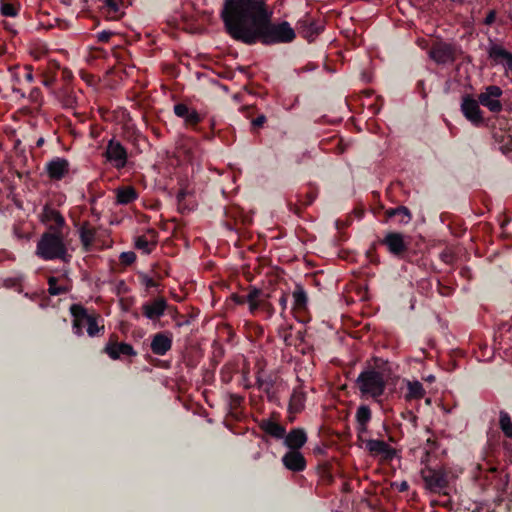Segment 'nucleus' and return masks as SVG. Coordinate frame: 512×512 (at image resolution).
I'll return each instance as SVG.
<instances>
[{"instance_id": "1", "label": "nucleus", "mask_w": 512, "mask_h": 512, "mask_svg": "<svg viewBox=\"0 0 512 512\" xmlns=\"http://www.w3.org/2000/svg\"><path fill=\"white\" fill-rule=\"evenodd\" d=\"M220 17L226 33L246 45L290 43L296 32L287 21L273 22L266 0H224Z\"/></svg>"}, {"instance_id": "2", "label": "nucleus", "mask_w": 512, "mask_h": 512, "mask_svg": "<svg viewBox=\"0 0 512 512\" xmlns=\"http://www.w3.org/2000/svg\"><path fill=\"white\" fill-rule=\"evenodd\" d=\"M77 233L84 252L100 251L111 247L113 242L106 231L95 227L89 221L79 223Z\"/></svg>"}, {"instance_id": "3", "label": "nucleus", "mask_w": 512, "mask_h": 512, "mask_svg": "<svg viewBox=\"0 0 512 512\" xmlns=\"http://www.w3.org/2000/svg\"><path fill=\"white\" fill-rule=\"evenodd\" d=\"M356 385L363 396L378 399L385 392L386 380L382 372L367 368L358 375Z\"/></svg>"}, {"instance_id": "4", "label": "nucleus", "mask_w": 512, "mask_h": 512, "mask_svg": "<svg viewBox=\"0 0 512 512\" xmlns=\"http://www.w3.org/2000/svg\"><path fill=\"white\" fill-rule=\"evenodd\" d=\"M424 486L432 493L449 495V473L445 468L425 466L420 471Z\"/></svg>"}, {"instance_id": "5", "label": "nucleus", "mask_w": 512, "mask_h": 512, "mask_svg": "<svg viewBox=\"0 0 512 512\" xmlns=\"http://www.w3.org/2000/svg\"><path fill=\"white\" fill-rule=\"evenodd\" d=\"M64 236V233L44 232L37 243V256H67Z\"/></svg>"}, {"instance_id": "6", "label": "nucleus", "mask_w": 512, "mask_h": 512, "mask_svg": "<svg viewBox=\"0 0 512 512\" xmlns=\"http://www.w3.org/2000/svg\"><path fill=\"white\" fill-rule=\"evenodd\" d=\"M381 244L385 245L389 253L393 255H400L402 253L418 254V252H423L422 249L412 248L411 236L405 237L399 232L387 233L386 236L381 240Z\"/></svg>"}, {"instance_id": "7", "label": "nucleus", "mask_w": 512, "mask_h": 512, "mask_svg": "<svg viewBox=\"0 0 512 512\" xmlns=\"http://www.w3.org/2000/svg\"><path fill=\"white\" fill-rule=\"evenodd\" d=\"M39 221L47 228L46 232L64 233L66 220L61 212L49 204L44 205Z\"/></svg>"}, {"instance_id": "8", "label": "nucleus", "mask_w": 512, "mask_h": 512, "mask_svg": "<svg viewBox=\"0 0 512 512\" xmlns=\"http://www.w3.org/2000/svg\"><path fill=\"white\" fill-rule=\"evenodd\" d=\"M460 50L451 43L436 42L434 43L428 54L429 57L439 65L451 64L456 58Z\"/></svg>"}, {"instance_id": "9", "label": "nucleus", "mask_w": 512, "mask_h": 512, "mask_svg": "<svg viewBox=\"0 0 512 512\" xmlns=\"http://www.w3.org/2000/svg\"><path fill=\"white\" fill-rule=\"evenodd\" d=\"M104 156L107 161L117 170L123 169L127 165V149L115 138L108 141Z\"/></svg>"}, {"instance_id": "10", "label": "nucleus", "mask_w": 512, "mask_h": 512, "mask_svg": "<svg viewBox=\"0 0 512 512\" xmlns=\"http://www.w3.org/2000/svg\"><path fill=\"white\" fill-rule=\"evenodd\" d=\"M502 93L503 92L499 86L490 85L486 87L484 92L479 94L478 101L480 104L487 107L491 112L499 113L502 110V104L499 101Z\"/></svg>"}, {"instance_id": "11", "label": "nucleus", "mask_w": 512, "mask_h": 512, "mask_svg": "<svg viewBox=\"0 0 512 512\" xmlns=\"http://www.w3.org/2000/svg\"><path fill=\"white\" fill-rule=\"evenodd\" d=\"M461 111L465 118L475 126H479L483 123V115L479 107V101L475 100L472 96H463Z\"/></svg>"}, {"instance_id": "12", "label": "nucleus", "mask_w": 512, "mask_h": 512, "mask_svg": "<svg viewBox=\"0 0 512 512\" xmlns=\"http://www.w3.org/2000/svg\"><path fill=\"white\" fill-rule=\"evenodd\" d=\"M366 449L372 456H379L382 461L386 462L391 461L396 455V450L393 447L379 439L368 440L366 442Z\"/></svg>"}, {"instance_id": "13", "label": "nucleus", "mask_w": 512, "mask_h": 512, "mask_svg": "<svg viewBox=\"0 0 512 512\" xmlns=\"http://www.w3.org/2000/svg\"><path fill=\"white\" fill-rule=\"evenodd\" d=\"M168 307L169 305L164 297H157L143 303L142 313L149 320L155 321L164 315Z\"/></svg>"}, {"instance_id": "14", "label": "nucleus", "mask_w": 512, "mask_h": 512, "mask_svg": "<svg viewBox=\"0 0 512 512\" xmlns=\"http://www.w3.org/2000/svg\"><path fill=\"white\" fill-rule=\"evenodd\" d=\"M71 315L73 316V332L77 335L83 334V329L86 327L93 315L88 314L86 308L80 304H73L70 307Z\"/></svg>"}, {"instance_id": "15", "label": "nucleus", "mask_w": 512, "mask_h": 512, "mask_svg": "<svg viewBox=\"0 0 512 512\" xmlns=\"http://www.w3.org/2000/svg\"><path fill=\"white\" fill-rule=\"evenodd\" d=\"M298 33L308 41H313L322 31L323 26L316 23L311 17L306 15L297 22Z\"/></svg>"}, {"instance_id": "16", "label": "nucleus", "mask_w": 512, "mask_h": 512, "mask_svg": "<svg viewBox=\"0 0 512 512\" xmlns=\"http://www.w3.org/2000/svg\"><path fill=\"white\" fill-rule=\"evenodd\" d=\"M173 338L169 332H158L153 335L150 344L151 351L158 356H164L172 348Z\"/></svg>"}, {"instance_id": "17", "label": "nucleus", "mask_w": 512, "mask_h": 512, "mask_svg": "<svg viewBox=\"0 0 512 512\" xmlns=\"http://www.w3.org/2000/svg\"><path fill=\"white\" fill-rule=\"evenodd\" d=\"M284 467L293 472H302L306 469L307 462L304 455L298 450H289L282 457Z\"/></svg>"}, {"instance_id": "18", "label": "nucleus", "mask_w": 512, "mask_h": 512, "mask_svg": "<svg viewBox=\"0 0 512 512\" xmlns=\"http://www.w3.org/2000/svg\"><path fill=\"white\" fill-rule=\"evenodd\" d=\"M174 113L177 117L182 118L188 127H195L203 120V117L195 109L184 103L174 105Z\"/></svg>"}, {"instance_id": "19", "label": "nucleus", "mask_w": 512, "mask_h": 512, "mask_svg": "<svg viewBox=\"0 0 512 512\" xmlns=\"http://www.w3.org/2000/svg\"><path fill=\"white\" fill-rule=\"evenodd\" d=\"M46 172L51 180H61L69 172V162L64 158H55L46 164Z\"/></svg>"}, {"instance_id": "20", "label": "nucleus", "mask_w": 512, "mask_h": 512, "mask_svg": "<svg viewBox=\"0 0 512 512\" xmlns=\"http://www.w3.org/2000/svg\"><path fill=\"white\" fill-rule=\"evenodd\" d=\"M488 56L496 64H502L506 70L512 71V53L501 45L492 44L488 49Z\"/></svg>"}, {"instance_id": "21", "label": "nucleus", "mask_w": 512, "mask_h": 512, "mask_svg": "<svg viewBox=\"0 0 512 512\" xmlns=\"http://www.w3.org/2000/svg\"><path fill=\"white\" fill-rule=\"evenodd\" d=\"M283 440L284 445L289 448V450L300 451L307 442V434L302 428H293L285 434Z\"/></svg>"}, {"instance_id": "22", "label": "nucleus", "mask_w": 512, "mask_h": 512, "mask_svg": "<svg viewBox=\"0 0 512 512\" xmlns=\"http://www.w3.org/2000/svg\"><path fill=\"white\" fill-rule=\"evenodd\" d=\"M104 352L109 355L111 359H119L120 355L126 356H136L137 353L132 347V345L128 343H118L110 341L104 348Z\"/></svg>"}, {"instance_id": "23", "label": "nucleus", "mask_w": 512, "mask_h": 512, "mask_svg": "<svg viewBox=\"0 0 512 512\" xmlns=\"http://www.w3.org/2000/svg\"><path fill=\"white\" fill-rule=\"evenodd\" d=\"M259 428L264 433L277 440L283 439L286 434V427L273 419H262L259 422Z\"/></svg>"}, {"instance_id": "24", "label": "nucleus", "mask_w": 512, "mask_h": 512, "mask_svg": "<svg viewBox=\"0 0 512 512\" xmlns=\"http://www.w3.org/2000/svg\"><path fill=\"white\" fill-rule=\"evenodd\" d=\"M494 341L497 342L501 348L512 349V324H500L494 334Z\"/></svg>"}, {"instance_id": "25", "label": "nucleus", "mask_w": 512, "mask_h": 512, "mask_svg": "<svg viewBox=\"0 0 512 512\" xmlns=\"http://www.w3.org/2000/svg\"><path fill=\"white\" fill-rule=\"evenodd\" d=\"M261 293H262V289H259L254 286H250L249 292L247 295L233 294L232 298L237 304H240V305L248 303L250 312L255 313L256 306H257L255 301L257 300V298L259 296H261Z\"/></svg>"}, {"instance_id": "26", "label": "nucleus", "mask_w": 512, "mask_h": 512, "mask_svg": "<svg viewBox=\"0 0 512 512\" xmlns=\"http://www.w3.org/2000/svg\"><path fill=\"white\" fill-rule=\"evenodd\" d=\"M316 197L317 192L314 190L307 192L303 197L301 195H297V199L295 202H293L292 200L289 201L290 210L295 214L300 215L302 210L307 206L311 205L316 199Z\"/></svg>"}, {"instance_id": "27", "label": "nucleus", "mask_w": 512, "mask_h": 512, "mask_svg": "<svg viewBox=\"0 0 512 512\" xmlns=\"http://www.w3.org/2000/svg\"><path fill=\"white\" fill-rule=\"evenodd\" d=\"M293 303L292 310L297 312H304L307 309L308 296L304 288L300 284H295V288L292 292Z\"/></svg>"}, {"instance_id": "28", "label": "nucleus", "mask_w": 512, "mask_h": 512, "mask_svg": "<svg viewBox=\"0 0 512 512\" xmlns=\"http://www.w3.org/2000/svg\"><path fill=\"white\" fill-rule=\"evenodd\" d=\"M356 422L358 432H366L367 425L372 419V412L368 405H360L356 411Z\"/></svg>"}, {"instance_id": "29", "label": "nucleus", "mask_w": 512, "mask_h": 512, "mask_svg": "<svg viewBox=\"0 0 512 512\" xmlns=\"http://www.w3.org/2000/svg\"><path fill=\"white\" fill-rule=\"evenodd\" d=\"M137 199V192L132 186L120 187L116 190L117 204L126 205Z\"/></svg>"}, {"instance_id": "30", "label": "nucleus", "mask_w": 512, "mask_h": 512, "mask_svg": "<svg viewBox=\"0 0 512 512\" xmlns=\"http://www.w3.org/2000/svg\"><path fill=\"white\" fill-rule=\"evenodd\" d=\"M273 298H274V294H272V292H267L262 289L261 296H259L257 298V300L255 301L257 304L256 311L258 309H262L265 312H267L269 317H271L275 313L274 306L270 301Z\"/></svg>"}, {"instance_id": "31", "label": "nucleus", "mask_w": 512, "mask_h": 512, "mask_svg": "<svg viewBox=\"0 0 512 512\" xmlns=\"http://www.w3.org/2000/svg\"><path fill=\"white\" fill-rule=\"evenodd\" d=\"M305 399L306 396L304 392L294 389L289 400V413L295 414L301 412L304 408Z\"/></svg>"}, {"instance_id": "32", "label": "nucleus", "mask_w": 512, "mask_h": 512, "mask_svg": "<svg viewBox=\"0 0 512 512\" xmlns=\"http://www.w3.org/2000/svg\"><path fill=\"white\" fill-rule=\"evenodd\" d=\"M385 215L387 218H393L395 216H399L400 224H407L411 221L412 215L410 210L405 206H398L396 208H390L385 211Z\"/></svg>"}, {"instance_id": "33", "label": "nucleus", "mask_w": 512, "mask_h": 512, "mask_svg": "<svg viewBox=\"0 0 512 512\" xmlns=\"http://www.w3.org/2000/svg\"><path fill=\"white\" fill-rule=\"evenodd\" d=\"M425 395V389L421 382L419 381H408L407 383V393L405 395L407 400L412 399H421Z\"/></svg>"}, {"instance_id": "34", "label": "nucleus", "mask_w": 512, "mask_h": 512, "mask_svg": "<svg viewBox=\"0 0 512 512\" xmlns=\"http://www.w3.org/2000/svg\"><path fill=\"white\" fill-rule=\"evenodd\" d=\"M499 427L507 438H512V420L508 412H499Z\"/></svg>"}, {"instance_id": "35", "label": "nucleus", "mask_w": 512, "mask_h": 512, "mask_svg": "<svg viewBox=\"0 0 512 512\" xmlns=\"http://www.w3.org/2000/svg\"><path fill=\"white\" fill-rule=\"evenodd\" d=\"M272 294H274V298H277V301H278L279 305L281 306V310H282L281 313H283L286 310L287 304H288V299H289L288 290L284 289L281 286V283H279V286L272 290Z\"/></svg>"}, {"instance_id": "36", "label": "nucleus", "mask_w": 512, "mask_h": 512, "mask_svg": "<svg viewBox=\"0 0 512 512\" xmlns=\"http://www.w3.org/2000/svg\"><path fill=\"white\" fill-rule=\"evenodd\" d=\"M155 246L156 243L148 241L145 236H139L135 241V247L144 254L152 253Z\"/></svg>"}, {"instance_id": "37", "label": "nucleus", "mask_w": 512, "mask_h": 512, "mask_svg": "<svg viewBox=\"0 0 512 512\" xmlns=\"http://www.w3.org/2000/svg\"><path fill=\"white\" fill-rule=\"evenodd\" d=\"M169 264L167 262H157L151 266V275L158 280L168 276Z\"/></svg>"}, {"instance_id": "38", "label": "nucleus", "mask_w": 512, "mask_h": 512, "mask_svg": "<svg viewBox=\"0 0 512 512\" xmlns=\"http://www.w3.org/2000/svg\"><path fill=\"white\" fill-rule=\"evenodd\" d=\"M138 279L141 284L145 285L147 289H158L160 286L159 281L157 278H155L153 275H149L144 272L138 273Z\"/></svg>"}, {"instance_id": "39", "label": "nucleus", "mask_w": 512, "mask_h": 512, "mask_svg": "<svg viewBox=\"0 0 512 512\" xmlns=\"http://www.w3.org/2000/svg\"><path fill=\"white\" fill-rule=\"evenodd\" d=\"M48 291L51 295H61L66 292V288L58 283V279L54 276L48 279Z\"/></svg>"}, {"instance_id": "40", "label": "nucleus", "mask_w": 512, "mask_h": 512, "mask_svg": "<svg viewBox=\"0 0 512 512\" xmlns=\"http://www.w3.org/2000/svg\"><path fill=\"white\" fill-rule=\"evenodd\" d=\"M1 13L3 16L14 17L17 15V8L12 3H2Z\"/></svg>"}, {"instance_id": "41", "label": "nucleus", "mask_w": 512, "mask_h": 512, "mask_svg": "<svg viewBox=\"0 0 512 512\" xmlns=\"http://www.w3.org/2000/svg\"><path fill=\"white\" fill-rule=\"evenodd\" d=\"M101 329H104V326H102ZM86 330L88 335L91 337L97 335L98 332L100 331V327L98 326L97 319L95 316H93V318L88 323Z\"/></svg>"}, {"instance_id": "42", "label": "nucleus", "mask_w": 512, "mask_h": 512, "mask_svg": "<svg viewBox=\"0 0 512 512\" xmlns=\"http://www.w3.org/2000/svg\"><path fill=\"white\" fill-rule=\"evenodd\" d=\"M401 416L404 420H407L414 426H417L418 417L412 411L408 410L406 412H403Z\"/></svg>"}, {"instance_id": "43", "label": "nucleus", "mask_w": 512, "mask_h": 512, "mask_svg": "<svg viewBox=\"0 0 512 512\" xmlns=\"http://www.w3.org/2000/svg\"><path fill=\"white\" fill-rule=\"evenodd\" d=\"M425 247H426V245H425V242L422 237H418V239H415V240L412 238V248L413 249H422L423 252H421V253L424 254V253H426Z\"/></svg>"}, {"instance_id": "44", "label": "nucleus", "mask_w": 512, "mask_h": 512, "mask_svg": "<svg viewBox=\"0 0 512 512\" xmlns=\"http://www.w3.org/2000/svg\"><path fill=\"white\" fill-rule=\"evenodd\" d=\"M113 35V32L109 30H104L98 33L97 38L99 42L106 43L110 40L111 36Z\"/></svg>"}, {"instance_id": "45", "label": "nucleus", "mask_w": 512, "mask_h": 512, "mask_svg": "<svg viewBox=\"0 0 512 512\" xmlns=\"http://www.w3.org/2000/svg\"><path fill=\"white\" fill-rule=\"evenodd\" d=\"M121 0H105L106 6L110 9V11L116 13L119 11V2Z\"/></svg>"}, {"instance_id": "46", "label": "nucleus", "mask_w": 512, "mask_h": 512, "mask_svg": "<svg viewBox=\"0 0 512 512\" xmlns=\"http://www.w3.org/2000/svg\"><path fill=\"white\" fill-rule=\"evenodd\" d=\"M265 122H266V116L262 114L252 120V126L254 128H260L264 125Z\"/></svg>"}, {"instance_id": "47", "label": "nucleus", "mask_w": 512, "mask_h": 512, "mask_svg": "<svg viewBox=\"0 0 512 512\" xmlns=\"http://www.w3.org/2000/svg\"><path fill=\"white\" fill-rule=\"evenodd\" d=\"M495 18H496V12L495 10H491L489 11V13L486 15L485 19H484V24L485 25H491L494 23L495 21Z\"/></svg>"}, {"instance_id": "48", "label": "nucleus", "mask_w": 512, "mask_h": 512, "mask_svg": "<svg viewBox=\"0 0 512 512\" xmlns=\"http://www.w3.org/2000/svg\"><path fill=\"white\" fill-rule=\"evenodd\" d=\"M23 69L25 71L24 77H25L26 81L32 82L33 81L32 67L30 65H26V66H24Z\"/></svg>"}, {"instance_id": "49", "label": "nucleus", "mask_w": 512, "mask_h": 512, "mask_svg": "<svg viewBox=\"0 0 512 512\" xmlns=\"http://www.w3.org/2000/svg\"><path fill=\"white\" fill-rule=\"evenodd\" d=\"M230 400H231V404L234 405V406H238L242 403V401L244 400V398L240 395H237V394H231L230 395Z\"/></svg>"}, {"instance_id": "50", "label": "nucleus", "mask_w": 512, "mask_h": 512, "mask_svg": "<svg viewBox=\"0 0 512 512\" xmlns=\"http://www.w3.org/2000/svg\"><path fill=\"white\" fill-rule=\"evenodd\" d=\"M186 195H187V192L185 189H181L179 190V192L177 193V202H178V206L181 208V205H182V202L185 200L186 198Z\"/></svg>"}, {"instance_id": "51", "label": "nucleus", "mask_w": 512, "mask_h": 512, "mask_svg": "<svg viewBox=\"0 0 512 512\" xmlns=\"http://www.w3.org/2000/svg\"><path fill=\"white\" fill-rule=\"evenodd\" d=\"M4 284L8 288L15 287L17 285V280L8 278L5 280Z\"/></svg>"}, {"instance_id": "52", "label": "nucleus", "mask_w": 512, "mask_h": 512, "mask_svg": "<svg viewBox=\"0 0 512 512\" xmlns=\"http://www.w3.org/2000/svg\"><path fill=\"white\" fill-rule=\"evenodd\" d=\"M273 387V382L272 381H267L264 385L263 388H261L265 393L269 394L270 393V390L272 389Z\"/></svg>"}, {"instance_id": "53", "label": "nucleus", "mask_w": 512, "mask_h": 512, "mask_svg": "<svg viewBox=\"0 0 512 512\" xmlns=\"http://www.w3.org/2000/svg\"><path fill=\"white\" fill-rule=\"evenodd\" d=\"M55 82V78L54 77H47L43 80V84L47 87H51Z\"/></svg>"}, {"instance_id": "54", "label": "nucleus", "mask_w": 512, "mask_h": 512, "mask_svg": "<svg viewBox=\"0 0 512 512\" xmlns=\"http://www.w3.org/2000/svg\"><path fill=\"white\" fill-rule=\"evenodd\" d=\"M120 259L122 260V263H123L124 266H130L136 260V258H120Z\"/></svg>"}, {"instance_id": "55", "label": "nucleus", "mask_w": 512, "mask_h": 512, "mask_svg": "<svg viewBox=\"0 0 512 512\" xmlns=\"http://www.w3.org/2000/svg\"><path fill=\"white\" fill-rule=\"evenodd\" d=\"M409 488V485L406 481H403L400 486H399V491L400 492H404V491H407Z\"/></svg>"}, {"instance_id": "56", "label": "nucleus", "mask_w": 512, "mask_h": 512, "mask_svg": "<svg viewBox=\"0 0 512 512\" xmlns=\"http://www.w3.org/2000/svg\"><path fill=\"white\" fill-rule=\"evenodd\" d=\"M40 94V91L38 89H33L31 91V94H30V97L33 99V100H36L38 98Z\"/></svg>"}, {"instance_id": "57", "label": "nucleus", "mask_w": 512, "mask_h": 512, "mask_svg": "<svg viewBox=\"0 0 512 512\" xmlns=\"http://www.w3.org/2000/svg\"><path fill=\"white\" fill-rule=\"evenodd\" d=\"M266 382L267 380H263L260 377H257V385L259 389L263 388Z\"/></svg>"}, {"instance_id": "58", "label": "nucleus", "mask_w": 512, "mask_h": 512, "mask_svg": "<svg viewBox=\"0 0 512 512\" xmlns=\"http://www.w3.org/2000/svg\"><path fill=\"white\" fill-rule=\"evenodd\" d=\"M119 256H135V254L133 252H121Z\"/></svg>"}, {"instance_id": "59", "label": "nucleus", "mask_w": 512, "mask_h": 512, "mask_svg": "<svg viewBox=\"0 0 512 512\" xmlns=\"http://www.w3.org/2000/svg\"><path fill=\"white\" fill-rule=\"evenodd\" d=\"M178 209H179L181 212H184V211L187 209V207H186V205H185L184 201L182 202L181 208L178 206Z\"/></svg>"}, {"instance_id": "60", "label": "nucleus", "mask_w": 512, "mask_h": 512, "mask_svg": "<svg viewBox=\"0 0 512 512\" xmlns=\"http://www.w3.org/2000/svg\"><path fill=\"white\" fill-rule=\"evenodd\" d=\"M345 151V147L342 145V143H339V153H343Z\"/></svg>"}, {"instance_id": "61", "label": "nucleus", "mask_w": 512, "mask_h": 512, "mask_svg": "<svg viewBox=\"0 0 512 512\" xmlns=\"http://www.w3.org/2000/svg\"><path fill=\"white\" fill-rule=\"evenodd\" d=\"M44 142V139L43 138H40L38 141H37V146H41Z\"/></svg>"}, {"instance_id": "62", "label": "nucleus", "mask_w": 512, "mask_h": 512, "mask_svg": "<svg viewBox=\"0 0 512 512\" xmlns=\"http://www.w3.org/2000/svg\"><path fill=\"white\" fill-rule=\"evenodd\" d=\"M259 260H263L264 262H266L267 260H269L270 258H267V257H264V258H258Z\"/></svg>"}, {"instance_id": "63", "label": "nucleus", "mask_w": 512, "mask_h": 512, "mask_svg": "<svg viewBox=\"0 0 512 512\" xmlns=\"http://www.w3.org/2000/svg\"><path fill=\"white\" fill-rule=\"evenodd\" d=\"M372 259L374 260L373 263H375V264L378 263V259H379L378 257H375V258H372Z\"/></svg>"}]
</instances>
